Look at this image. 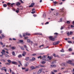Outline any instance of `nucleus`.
Wrapping results in <instances>:
<instances>
[{"mask_svg": "<svg viewBox=\"0 0 74 74\" xmlns=\"http://www.w3.org/2000/svg\"><path fill=\"white\" fill-rule=\"evenodd\" d=\"M54 35H56L54 36V38L52 36H50L49 37V38L50 40H51V41H54L55 40V38H57V37H58V35L59 34L58 33H55L54 34Z\"/></svg>", "mask_w": 74, "mask_h": 74, "instance_id": "f257e3e1", "label": "nucleus"}, {"mask_svg": "<svg viewBox=\"0 0 74 74\" xmlns=\"http://www.w3.org/2000/svg\"><path fill=\"white\" fill-rule=\"evenodd\" d=\"M2 52H1V53H2V55H0V57H1V58H3L4 57H3V55H5V51L3 49L2 50Z\"/></svg>", "mask_w": 74, "mask_h": 74, "instance_id": "f03ea898", "label": "nucleus"}, {"mask_svg": "<svg viewBox=\"0 0 74 74\" xmlns=\"http://www.w3.org/2000/svg\"><path fill=\"white\" fill-rule=\"evenodd\" d=\"M46 58H47V56L43 55V56L42 57L41 59H42V60H44L45 61H48V60L46 59H44Z\"/></svg>", "mask_w": 74, "mask_h": 74, "instance_id": "7ed1b4c3", "label": "nucleus"}, {"mask_svg": "<svg viewBox=\"0 0 74 74\" xmlns=\"http://www.w3.org/2000/svg\"><path fill=\"white\" fill-rule=\"evenodd\" d=\"M8 5H10V7H13V5L15 4V3H11L9 2L7 4Z\"/></svg>", "mask_w": 74, "mask_h": 74, "instance_id": "20e7f679", "label": "nucleus"}, {"mask_svg": "<svg viewBox=\"0 0 74 74\" xmlns=\"http://www.w3.org/2000/svg\"><path fill=\"white\" fill-rule=\"evenodd\" d=\"M1 70H4L5 72H7V68L5 67H3L2 68H1Z\"/></svg>", "mask_w": 74, "mask_h": 74, "instance_id": "39448f33", "label": "nucleus"}, {"mask_svg": "<svg viewBox=\"0 0 74 74\" xmlns=\"http://www.w3.org/2000/svg\"><path fill=\"white\" fill-rule=\"evenodd\" d=\"M73 34V32H70V33H69V32H68L67 33V36H69L70 35H72Z\"/></svg>", "mask_w": 74, "mask_h": 74, "instance_id": "423d86ee", "label": "nucleus"}, {"mask_svg": "<svg viewBox=\"0 0 74 74\" xmlns=\"http://www.w3.org/2000/svg\"><path fill=\"white\" fill-rule=\"evenodd\" d=\"M11 62L12 64H15L16 65H17L18 64V63L16 62L12 61Z\"/></svg>", "mask_w": 74, "mask_h": 74, "instance_id": "0eeeda50", "label": "nucleus"}, {"mask_svg": "<svg viewBox=\"0 0 74 74\" xmlns=\"http://www.w3.org/2000/svg\"><path fill=\"white\" fill-rule=\"evenodd\" d=\"M35 4L34 3H32L31 4V5H30L29 6V7H33V5Z\"/></svg>", "mask_w": 74, "mask_h": 74, "instance_id": "6e6552de", "label": "nucleus"}, {"mask_svg": "<svg viewBox=\"0 0 74 74\" xmlns=\"http://www.w3.org/2000/svg\"><path fill=\"white\" fill-rule=\"evenodd\" d=\"M24 47L25 48L26 50L27 51H29V50H28V47H27L26 45H24Z\"/></svg>", "mask_w": 74, "mask_h": 74, "instance_id": "1a4fd4ad", "label": "nucleus"}, {"mask_svg": "<svg viewBox=\"0 0 74 74\" xmlns=\"http://www.w3.org/2000/svg\"><path fill=\"white\" fill-rule=\"evenodd\" d=\"M50 66L51 67H56V64H52Z\"/></svg>", "mask_w": 74, "mask_h": 74, "instance_id": "9d476101", "label": "nucleus"}, {"mask_svg": "<svg viewBox=\"0 0 74 74\" xmlns=\"http://www.w3.org/2000/svg\"><path fill=\"white\" fill-rule=\"evenodd\" d=\"M30 69H32V70H33L34 69H36V67H34L33 66H32L31 67H30Z\"/></svg>", "mask_w": 74, "mask_h": 74, "instance_id": "9b49d317", "label": "nucleus"}, {"mask_svg": "<svg viewBox=\"0 0 74 74\" xmlns=\"http://www.w3.org/2000/svg\"><path fill=\"white\" fill-rule=\"evenodd\" d=\"M62 65L64 66H67V63H63L62 64Z\"/></svg>", "mask_w": 74, "mask_h": 74, "instance_id": "f8f14e48", "label": "nucleus"}, {"mask_svg": "<svg viewBox=\"0 0 74 74\" xmlns=\"http://www.w3.org/2000/svg\"><path fill=\"white\" fill-rule=\"evenodd\" d=\"M20 4H21V3L19 2H17L16 3V5H20Z\"/></svg>", "mask_w": 74, "mask_h": 74, "instance_id": "ddd939ff", "label": "nucleus"}, {"mask_svg": "<svg viewBox=\"0 0 74 74\" xmlns=\"http://www.w3.org/2000/svg\"><path fill=\"white\" fill-rule=\"evenodd\" d=\"M19 47H20V48H21V49H22V50H23V51H24L25 50L24 48H23V47H21L20 46H19Z\"/></svg>", "mask_w": 74, "mask_h": 74, "instance_id": "4468645a", "label": "nucleus"}, {"mask_svg": "<svg viewBox=\"0 0 74 74\" xmlns=\"http://www.w3.org/2000/svg\"><path fill=\"white\" fill-rule=\"evenodd\" d=\"M28 65H29V63L28 62H27L26 64H24V66L26 67H27V66Z\"/></svg>", "mask_w": 74, "mask_h": 74, "instance_id": "2eb2a0df", "label": "nucleus"}, {"mask_svg": "<svg viewBox=\"0 0 74 74\" xmlns=\"http://www.w3.org/2000/svg\"><path fill=\"white\" fill-rule=\"evenodd\" d=\"M64 8H63L62 9H60V12H63V11L64 10Z\"/></svg>", "mask_w": 74, "mask_h": 74, "instance_id": "dca6fc26", "label": "nucleus"}, {"mask_svg": "<svg viewBox=\"0 0 74 74\" xmlns=\"http://www.w3.org/2000/svg\"><path fill=\"white\" fill-rule=\"evenodd\" d=\"M25 34H26V36H30V35H31L30 34L28 33H25Z\"/></svg>", "mask_w": 74, "mask_h": 74, "instance_id": "f3484780", "label": "nucleus"}, {"mask_svg": "<svg viewBox=\"0 0 74 74\" xmlns=\"http://www.w3.org/2000/svg\"><path fill=\"white\" fill-rule=\"evenodd\" d=\"M29 59V57H27L25 58V60H27H27H28Z\"/></svg>", "mask_w": 74, "mask_h": 74, "instance_id": "a211bd4d", "label": "nucleus"}, {"mask_svg": "<svg viewBox=\"0 0 74 74\" xmlns=\"http://www.w3.org/2000/svg\"><path fill=\"white\" fill-rule=\"evenodd\" d=\"M47 58L49 59V60H51L52 59V58L51 57H50L49 56H48L47 57Z\"/></svg>", "mask_w": 74, "mask_h": 74, "instance_id": "6ab92c4d", "label": "nucleus"}, {"mask_svg": "<svg viewBox=\"0 0 74 74\" xmlns=\"http://www.w3.org/2000/svg\"><path fill=\"white\" fill-rule=\"evenodd\" d=\"M12 55L13 56H15V52L13 51L12 52Z\"/></svg>", "mask_w": 74, "mask_h": 74, "instance_id": "aec40b11", "label": "nucleus"}, {"mask_svg": "<svg viewBox=\"0 0 74 74\" xmlns=\"http://www.w3.org/2000/svg\"><path fill=\"white\" fill-rule=\"evenodd\" d=\"M46 16V14L45 13H44L43 15V18H45Z\"/></svg>", "mask_w": 74, "mask_h": 74, "instance_id": "412c9836", "label": "nucleus"}, {"mask_svg": "<svg viewBox=\"0 0 74 74\" xmlns=\"http://www.w3.org/2000/svg\"><path fill=\"white\" fill-rule=\"evenodd\" d=\"M7 5L6 4H4L3 5V7H7Z\"/></svg>", "mask_w": 74, "mask_h": 74, "instance_id": "4be33fe9", "label": "nucleus"}, {"mask_svg": "<svg viewBox=\"0 0 74 74\" xmlns=\"http://www.w3.org/2000/svg\"><path fill=\"white\" fill-rule=\"evenodd\" d=\"M18 58H22V55H18Z\"/></svg>", "mask_w": 74, "mask_h": 74, "instance_id": "5701e85b", "label": "nucleus"}, {"mask_svg": "<svg viewBox=\"0 0 74 74\" xmlns=\"http://www.w3.org/2000/svg\"><path fill=\"white\" fill-rule=\"evenodd\" d=\"M31 42L30 40L27 39V42H28L29 43V42Z\"/></svg>", "mask_w": 74, "mask_h": 74, "instance_id": "b1692460", "label": "nucleus"}, {"mask_svg": "<svg viewBox=\"0 0 74 74\" xmlns=\"http://www.w3.org/2000/svg\"><path fill=\"white\" fill-rule=\"evenodd\" d=\"M32 60L33 61H34V60H36V58L33 57L32 58Z\"/></svg>", "mask_w": 74, "mask_h": 74, "instance_id": "393cba45", "label": "nucleus"}, {"mask_svg": "<svg viewBox=\"0 0 74 74\" xmlns=\"http://www.w3.org/2000/svg\"><path fill=\"white\" fill-rule=\"evenodd\" d=\"M69 51H70V52H71L72 51V49L71 48H70L69 49Z\"/></svg>", "mask_w": 74, "mask_h": 74, "instance_id": "a878e982", "label": "nucleus"}, {"mask_svg": "<svg viewBox=\"0 0 74 74\" xmlns=\"http://www.w3.org/2000/svg\"><path fill=\"white\" fill-rule=\"evenodd\" d=\"M20 42V43H23V40H19Z\"/></svg>", "mask_w": 74, "mask_h": 74, "instance_id": "bb28decb", "label": "nucleus"}, {"mask_svg": "<svg viewBox=\"0 0 74 74\" xmlns=\"http://www.w3.org/2000/svg\"><path fill=\"white\" fill-rule=\"evenodd\" d=\"M60 51L61 52H64V50H63V49H62V50Z\"/></svg>", "mask_w": 74, "mask_h": 74, "instance_id": "cd10ccee", "label": "nucleus"}, {"mask_svg": "<svg viewBox=\"0 0 74 74\" xmlns=\"http://www.w3.org/2000/svg\"><path fill=\"white\" fill-rule=\"evenodd\" d=\"M5 56L7 58H9V55L8 54H6Z\"/></svg>", "mask_w": 74, "mask_h": 74, "instance_id": "c85d7f7f", "label": "nucleus"}, {"mask_svg": "<svg viewBox=\"0 0 74 74\" xmlns=\"http://www.w3.org/2000/svg\"><path fill=\"white\" fill-rule=\"evenodd\" d=\"M36 34H38V35H40V36H42V34H40V33H36Z\"/></svg>", "mask_w": 74, "mask_h": 74, "instance_id": "c756f323", "label": "nucleus"}, {"mask_svg": "<svg viewBox=\"0 0 74 74\" xmlns=\"http://www.w3.org/2000/svg\"><path fill=\"white\" fill-rule=\"evenodd\" d=\"M42 64H45L46 63V62L45 61H42Z\"/></svg>", "mask_w": 74, "mask_h": 74, "instance_id": "7c9ffc66", "label": "nucleus"}, {"mask_svg": "<svg viewBox=\"0 0 74 74\" xmlns=\"http://www.w3.org/2000/svg\"><path fill=\"white\" fill-rule=\"evenodd\" d=\"M41 73V71L40 70H39L38 72V74H39V73Z\"/></svg>", "mask_w": 74, "mask_h": 74, "instance_id": "2f4dec72", "label": "nucleus"}, {"mask_svg": "<svg viewBox=\"0 0 74 74\" xmlns=\"http://www.w3.org/2000/svg\"><path fill=\"white\" fill-rule=\"evenodd\" d=\"M7 61L9 63H11V60H7Z\"/></svg>", "mask_w": 74, "mask_h": 74, "instance_id": "473e14b6", "label": "nucleus"}, {"mask_svg": "<svg viewBox=\"0 0 74 74\" xmlns=\"http://www.w3.org/2000/svg\"><path fill=\"white\" fill-rule=\"evenodd\" d=\"M66 23L67 24H70V21H67L66 22Z\"/></svg>", "mask_w": 74, "mask_h": 74, "instance_id": "72a5a7b5", "label": "nucleus"}, {"mask_svg": "<svg viewBox=\"0 0 74 74\" xmlns=\"http://www.w3.org/2000/svg\"><path fill=\"white\" fill-rule=\"evenodd\" d=\"M1 35L2 36V37H3V38H4V37H5V36H4V35L3 34H1Z\"/></svg>", "mask_w": 74, "mask_h": 74, "instance_id": "f704fd0d", "label": "nucleus"}, {"mask_svg": "<svg viewBox=\"0 0 74 74\" xmlns=\"http://www.w3.org/2000/svg\"><path fill=\"white\" fill-rule=\"evenodd\" d=\"M56 4H58V2H57L56 1H55V3H54V4L55 6H56Z\"/></svg>", "mask_w": 74, "mask_h": 74, "instance_id": "c9c22d12", "label": "nucleus"}, {"mask_svg": "<svg viewBox=\"0 0 74 74\" xmlns=\"http://www.w3.org/2000/svg\"><path fill=\"white\" fill-rule=\"evenodd\" d=\"M11 49H16V48L15 47H11Z\"/></svg>", "mask_w": 74, "mask_h": 74, "instance_id": "e433bc0d", "label": "nucleus"}, {"mask_svg": "<svg viewBox=\"0 0 74 74\" xmlns=\"http://www.w3.org/2000/svg\"><path fill=\"white\" fill-rule=\"evenodd\" d=\"M59 42H60L59 41H58L56 42V45H57V44H58L59 43Z\"/></svg>", "mask_w": 74, "mask_h": 74, "instance_id": "4c0bfd02", "label": "nucleus"}, {"mask_svg": "<svg viewBox=\"0 0 74 74\" xmlns=\"http://www.w3.org/2000/svg\"><path fill=\"white\" fill-rule=\"evenodd\" d=\"M53 45H56V42H53Z\"/></svg>", "mask_w": 74, "mask_h": 74, "instance_id": "58836bf2", "label": "nucleus"}, {"mask_svg": "<svg viewBox=\"0 0 74 74\" xmlns=\"http://www.w3.org/2000/svg\"><path fill=\"white\" fill-rule=\"evenodd\" d=\"M68 43H72V42H71V41H70V40H68Z\"/></svg>", "mask_w": 74, "mask_h": 74, "instance_id": "ea45409f", "label": "nucleus"}, {"mask_svg": "<svg viewBox=\"0 0 74 74\" xmlns=\"http://www.w3.org/2000/svg\"><path fill=\"white\" fill-rule=\"evenodd\" d=\"M26 34H23V37H25L26 36Z\"/></svg>", "mask_w": 74, "mask_h": 74, "instance_id": "a19ab883", "label": "nucleus"}, {"mask_svg": "<svg viewBox=\"0 0 74 74\" xmlns=\"http://www.w3.org/2000/svg\"><path fill=\"white\" fill-rule=\"evenodd\" d=\"M18 62L20 63V64L22 66V63H21V61H19Z\"/></svg>", "mask_w": 74, "mask_h": 74, "instance_id": "79ce46f5", "label": "nucleus"}, {"mask_svg": "<svg viewBox=\"0 0 74 74\" xmlns=\"http://www.w3.org/2000/svg\"><path fill=\"white\" fill-rule=\"evenodd\" d=\"M42 56H39L38 57V59H39V58H42Z\"/></svg>", "mask_w": 74, "mask_h": 74, "instance_id": "37998d69", "label": "nucleus"}, {"mask_svg": "<svg viewBox=\"0 0 74 74\" xmlns=\"http://www.w3.org/2000/svg\"><path fill=\"white\" fill-rule=\"evenodd\" d=\"M31 13L32 14H34V13H36V12H35V11H34L33 12H32Z\"/></svg>", "mask_w": 74, "mask_h": 74, "instance_id": "c03bdc74", "label": "nucleus"}, {"mask_svg": "<svg viewBox=\"0 0 74 74\" xmlns=\"http://www.w3.org/2000/svg\"><path fill=\"white\" fill-rule=\"evenodd\" d=\"M71 28H74V26H73V25H71Z\"/></svg>", "mask_w": 74, "mask_h": 74, "instance_id": "a18cd8bd", "label": "nucleus"}, {"mask_svg": "<svg viewBox=\"0 0 74 74\" xmlns=\"http://www.w3.org/2000/svg\"><path fill=\"white\" fill-rule=\"evenodd\" d=\"M25 40H26V39H27L28 38V37H24Z\"/></svg>", "mask_w": 74, "mask_h": 74, "instance_id": "49530a36", "label": "nucleus"}, {"mask_svg": "<svg viewBox=\"0 0 74 74\" xmlns=\"http://www.w3.org/2000/svg\"><path fill=\"white\" fill-rule=\"evenodd\" d=\"M19 0L20 1L21 3H23L24 2L23 1H22V0H19Z\"/></svg>", "mask_w": 74, "mask_h": 74, "instance_id": "de8ad7c7", "label": "nucleus"}, {"mask_svg": "<svg viewBox=\"0 0 74 74\" xmlns=\"http://www.w3.org/2000/svg\"><path fill=\"white\" fill-rule=\"evenodd\" d=\"M44 45H41L39 46V48H41V47H43L44 46Z\"/></svg>", "mask_w": 74, "mask_h": 74, "instance_id": "09e8293b", "label": "nucleus"}, {"mask_svg": "<svg viewBox=\"0 0 74 74\" xmlns=\"http://www.w3.org/2000/svg\"><path fill=\"white\" fill-rule=\"evenodd\" d=\"M51 74H55V73H54V72H53V71H51Z\"/></svg>", "mask_w": 74, "mask_h": 74, "instance_id": "8fccbe9b", "label": "nucleus"}, {"mask_svg": "<svg viewBox=\"0 0 74 74\" xmlns=\"http://www.w3.org/2000/svg\"><path fill=\"white\" fill-rule=\"evenodd\" d=\"M23 54H24L25 55H26V52L24 51V52H23Z\"/></svg>", "mask_w": 74, "mask_h": 74, "instance_id": "3c124183", "label": "nucleus"}, {"mask_svg": "<svg viewBox=\"0 0 74 74\" xmlns=\"http://www.w3.org/2000/svg\"><path fill=\"white\" fill-rule=\"evenodd\" d=\"M29 71V69H25V71Z\"/></svg>", "mask_w": 74, "mask_h": 74, "instance_id": "603ef678", "label": "nucleus"}, {"mask_svg": "<svg viewBox=\"0 0 74 74\" xmlns=\"http://www.w3.org/2000/svg\"><path fill=\"white\" fill-rule=\"evenodd\" d=\"M53 56H54V57H56V54L55 53H54L53 54Z\"/></svg>", "mask_w": 74, "mask_h": 74, "instance_id": "864d4df0", "label": "nucleus"}, {"mask_svg": "<svg viewBox=\"0 0 74 74\" xmlns=\"http://www.w3.org/2000/svg\"><path fill=\"white\" fill-rule=\"evenodd\" d=\"M2 61H3V62H5V60H4V59H2Z\"/></svg>", "mask_w": 74, "mask_h": 74, "instance_id": "5fc2aeb1", "label": "nucleus"}, {"mask_svg": "<svg viewBox=\"0 0 74 74\" xmlns=\"http://www.w3.org/2000/svg\"><path fill=\"white\" fill-rule=\"evenodd\" d=\"M58 15H59V13H57L56 14V16H58Z\"/></svg>", "mask_w": 74, "mask_h": 74, "instance_id": "6e6d98bb", "label": "nucleus"}, {"mask_svg": "<svg viewBox=\"0 0 74 74\" xmlns=\"http://www.w3.org/2000/svg\"><path fill=\"white\" fill-rule=\"evenodd\" d=\"M33 16H34V17H36V16H37V15L36 14H34Z\"/></svg>", "mask_w": 74, "mask_h": 74, "instance_id": "4d7b16f0", "label": "nucleus"}, {"mask_svg": "<svg viewBox=\"0 0 74 74\" xmlns=\"http://www.w3.org/2000/svg\"><path fill=\"white\" fill-rule=\"evenodd\" d=\"M40 67H44V66H43L42 65H40Z\"/></svg>", "mask_w": 74, "mask_h": 74, "instance_id": "13d9d810", "label": "nucleus"}, {"mask_svg": "<svg viewBox=\"0 0 74 74\" xmlns=\"http://www.w3.org/2000/svg\"><path fill=\"white\" fill-rule=\"evenodd\" d=\"M16 12L17 13H18V12H19V10H16Z\"/></svg>", "mask_w": 74, "mask_h": 74, "instance_id": "bf43d9fd", "label": "nucleus"}, {"mask_svg": "<svg viewBox=\"0 0 74 74\" xmlns=\"http://www.w3.org/2000/svg\"><path fill=\"white\" fill-rule=\"evenodd\" d=\"M49 23V22H47L45 24V25H47V24H48Z\"/></svg>", "mask_w": 74, "mask_h": 74, "instance_id": "052dcab7", "label": "nucleus"}, {"mask_svg": "<svg viewBox=\"0 0 74 74\" xmlns=\"http://www.w3.org/2000/svg\"><path fill=\"white\" fill-rule=\"evenodd\" d=\"M53 71L55 72L56 73V72H57V71L56 70H53Z\"/></svg>", "mask_w": 74, "mask_h": 74, "instance_id": "680f3d73", "label": "nucleus"}, {"mask_svg": "<svg viewBox=\"0 0 74 74\" xmlns=\"http://www.w3.org/2000/svg\"><path fill=\"white\" fill-rule=\"evenodd\" d=\"M36 53H34L32 54L33 56H36Z\"/></svg>", "mask_w": 74, "mask_h": 74, "instance_id": "e2e57ef3", "label": "nucleus"}, {"mask_svg": "<svg viewBox=\"0 0 74 74\" xmlns=\"http://www.w3.org/2000/svg\"><path fill=\"white\" fill-rule=\"evenodd\" d=\"M19 36H20V37H21V38H22V36L21 34H20L19 35Z\"/></svg>", "mask_w": 74, "mask_h": 74, "instance_id": "0e129e2a", "label": "nucleus"}, {"mask_svg": "<svg viewBox=\"0 0 74 74\" xmlns=\"http://www.w3.org/2000/svg\"><path fill=\"white\" fill-rule=\"evenodd\" d=\"M13 40L14 41H15V40H16V39H15V38H13Z\"/></svg>", "mask_w": 74, "mask_h": 74, "instance_id": "69168bd1", "label": "nucleus"}, {"mask_svg": "<svg viewBox=\"0 0 74 74\" xmlns=\"http://www.w3.org/2000/svg\"><path fill=\"white\" fill-rule=\"evenodd\" d=\"M22 55L23 56H25V54L23 53V54H22Z\"/></svg>", "mask_w": 74, "mask_h": 74, "instance_id": "338daca9", "label": "nucleus"}, {"mask_svg": "<svg viewBox=\"0 0 74 74\" xmlns=\"http://www.w3.org/2000/svg\"><path fill=\"white\" fill-rule=\"evenodd\" d=\"M60 22H62V18H60Z\"/></svg>", "mask_w": 74, "mask_h": 74, "instance_id": "774afa93", "label": "nucleus"}]
</instances>
